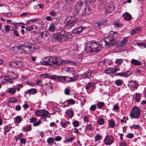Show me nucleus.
Returning <instances> with one entry per match:
<instances>
[{
    "label": "nucleus",
    "instance_id": "e2e57ef3",
    "mask_svg": "<svg viewBox=\"0 0 146 146\" xmlns=\"http://www.w3.org/2000/svg\"><path fill=\"white\" fill-rule=\"evenodd\" d=\"M127 37H126L124 38L121 41L125 45V44L127 42Z\"/></svg>",
    "mask_w": 146,
    "mask_h": 146
},
{
    "label": "nucleus",
    "instance_id": "7ed1b4c3",
    "mask_svg": "<svg viewBox=\"0 0 146 146\" xmlns=\"http://www.w3.org/2000/svg\"><path fill=\"white\" fill-rule=\"evenodd\" d=\"M68 35L66 34H59L56 35L54 36V38L57 42H63L68 39Z\"/></svg>",
    "mask_w": 146,
    "mask_h": 146
},
{
    "label": "nucleus",
    "instance_id": "39448f33",
    "mask_svg": "<svg viewBox=\"0 0 146 146\" xmlns=\"http://www.w3.org/2000/svg\"><path fill=\"white\" fill-rule=\"evenodd\" d=\"M53 61H52V65H56V67L59 66L61 65L64 64L65 62L64 60L60 57H57L56 56H53Z\"/></svg>",
    "mask_w": 146,
    "mask_h": 146
},
{
    "label": "nucleus",
    "instance_id": "4d7b16f0",
    "mask_svg": "<svg viewBox=\"0 0 146 146\" xmlns=\"http://www.w3.org/2000/svg\"><path fill=\"white\" fill-rule=\"evenodd\" d=\"M64 93L66 95H69L70 93V91L69 89L67 88H65L64 91Z\"/></svg>",
    "mask_w": 146,
    "mask_h": 146
},
{
    "label": "nucleus",
    "instance_id": "f257e3e1",
    "mask_svg": "<svg viewBox=\"0 0 146 146\" xmlns=\"http://www.w3.org/2000/svg\"><path fill=\"white\" fill-rule=\"evenodd\" d=\"M101 50V46L95 40L88 42L85 45V50L86 53L88 54L98 52Z\"/></svg>",
    "mask_w": 146,
    "mask_h": 146
},
{
    "label": "nucleus",
    "instance_id": "a211bd4d",
    "mask_svg": "<svg viewBox=\"0 0 146 146\" xmlns=\"http://www.w3.org/2000/svg\"><path fill=\"white\" fill-rule=\"evenodd\" d=\"M136 82L135 81H131L130 82H129L128 86L132 88V89H133V90H134L135 89H137V86L136 85Z\"/></svg>",
    "mask_w": 146,
    "mask_h": 146
},
{
    "label": "nucleus",
    "instance_id": "69168bd1",
    "mask_svg": "<svg viewBox=\"0 0 146 146\" xmlns=\"http://www.w3.org/2000/svg\"><path fill=\"white\" fill-rule=\"evenodd\" d=\"M74 10L73 12L74 15L77 16L79 14V12L80 11H78L77 9H74Z\"/></svg>",
    "mask_w": 146,
    "mask_h": 146
},
{
    "label": "nucleus",
    "instance_id": "ea45409f",
    "mask_svg": "<svg viewBox=\"0 0 146 146\" xmlns=\"http://www.w3.org/2000/svg\"><path fill=\"white\" fill-rule=\"evenodd\" d=\"M73 125L75 127H78L80 125L79 122L77 121H75L73 122Z\"/></svg>",
    "mask_w": 146,
    "mask_h": 146
},
{
    "label": "nucleus",
    "instance_id": "a18cd8bd",
    "mask_svg": "<svg viewBox=\"0 0 146 146\" xmlns=\"http://www.w3.org/2000/svg\"><path fill=\"white\" fill-rule=\"evenodd\" d=\"M63 9L66 10L67 11H70V8L69 7L68 5H64L63 7Z\"/></svg>",
    "mask_w": 146,
    "mask_h": 146
},
{
    "label": "nucleus",
    "instance_id": "49530a36",
    "mask_svg": "<svg viewBox=\"0 0 146 146\" xmlns=\"http://www.w3.org/2000/svg\"><path fill=\"white\" fill-rule=\"evenodd\" d=\"M23 129L26 131H30L31 129V127L30 126H28L26 127H23Z\"/></svg>",
    "mask_w": 146,
    "mask_h": 146
},
{
    "label": "nucleus",
    "instance_id": "774afa93",
    "mask_svg": "<svg viewBox=\"0 0 146 146\" xmlns=\"http://www.w3.org/2000/svg\"><path fill=\"white\" fill-rule=\"evenodd\" d=\"M22 135H23V134L22 133H20L19 135L17 136H15V138L16 139H19L22 137Z\"/></svg>",
    "mask_w": 146,
    "mask_h": 146
},
{
    "label": "nucleus",
    "instance_id": "603ef678",
    "mask_svg": "<svg viewBox=\"0 0 146 146\" xmlns=\"http://www.w3.org/2000/svg\"><path fill=\"white\" fill-rule=\"evenodd\" d=\"M101 24L100 23V21H98L95 24V26L96 27L100 28L101 27Z\"/></svg>",
    "mask_w": 146,
    "mask_h": 146
},
{
    "label": "nucleus",
    "instance_id": "393cba45",
    "mask_svg": "<svg viewBox=\"0 0 146 146\" xmlns=\"http://www.w3.org/2000/svg\"><path fill=\"white\" fill-rule=\"evenodd\" d=\"M66 114L70 118H71L74 115V112L73 111L70 110H67Z\"/></svg>",
    "mask_w": 146,
    "mask_h": 146
},
{
    "label": "nucleus",
    "instance_id": "e433bc0d",
    "mask_svg": "<svg viewBox=\"0 0 146 146\" xmlns=\"http://www.w3.org/2000/svg\"><path fill=\"white\" fill-rule=\"evenodd\" d=\"M54 141L53 138L52 137H49L47 140V143L48 144L53 143Z\"/></svg>",
    "mask_w": 146,
    "mask_h": 146
},
{
    "label": "nucleus",
    "instance_id": "c85d7f7f",
    "mask_svg": "<svg viewBox=\"0 0 146 146\" xmlns=\"http://www.w3.org/2000/svg\"><path fill=\"white\" fill-rule=\"evenodd\" d=\"M115 9V8L114 6L113 3H111V4L108 7V10L110 9V10L108 11L109 13H110L112 11H114Z\"/></svg>",
    "mask_w": 146,
    "mask_h": 146
},
{
    "label": "nucleus",
    "instance_id": "4be33fe9",
    "mask_svg": "<svg viewBox=\"0 0 146 146\" xmlns=\"http://www.w3.org/2000/svg\"><path fill=\"white\" fill-rule=\"evenodd\" d=\"M60 124L63 128H65L68 126V125L70 124V123L69 121H66L65 122H63L62 121H61L60 123Z\"/></svg>",
    "mask_w": 146,
    "mask_h": 146
},
{
    "label": "nucleus",
    "instance_id": "2f4dec72",
    "mask_svg": "<svg viewBox=\"0 0 146 146\" xmlns=\"http://www.w3.org/2000/svg\"><path fill=\"white\" fill-rule=\"evenodd\" d=\"M106 73L108 74H113V68H110L107 69L105 71Z\"/></svg>",
    "mask_w": 146,
    "mask_h": 146
},
{
    "label": "nucleus",
    "instance_id": "20e7f679",
    "mask_svg": "<svg viewBox=\"0 0 146 146\" xmlns=\"http://www.w3.org/2000/svg\"><path fill=\"white\" fill-rule=\"evenodd\" d=\"M52 79L55 80L57 81H61L62 82L66 81L67 82H70V77L67 76H56L55 75H52L50 78Z\"/></svg>",
    "mask_w": 146,
    "mask_h": 146
},
{
    "label": "nucleus",
    "instance_id": "2eb2a0df",
    "mask_svg": "<svg viewBox=\"0 0 146 146\" xmlns=\"http://www.w3.org/2000/svg\"><path fill=\"white\" fill-rule=\"evenodd\" d=\"M37 91L36 89L32 88L25 92V94H29V95L32 94L34 95L37 92Z\"/></svg>",
    "mask_w": 146,
    "mask_h": 146
},
{
    "label": "nucleus",
    "instance_id": "423d86ee",
    "mask_svg": "<svg viewBox=\"0 0 146 146\" xmlns=\"http://www.w3.org/2000/svg\"><path fill=\"white\" fill-rule=\"evenodd\" d=\"M53 56H49L46 57L42 59V61H41L42 64L45 65H52V61H53Z\"/></svg>",
    "mask_w": 146,
    "mask_h": 146
},
{
    "label": "nucleus",
    "instance_id": "f03ea898",
    "mask_svg": "<svg viewBox=\"0 0 146 146\" xmlns=\"http://www.w3.org/2000/svg\"><path fill=\"white\" fill-rule=\"evenodd\" d=\"M111 35L110 33L109 35L105 38L102 42V45L110 46H113L117 43V41L113 40Z\"/></svg>",
    "mask_w": 146,
    "mask_h": 146
},
{
    "label": "nucleus",
    "instance_id": "09e8293b",
    "mask_svg": "<svg viewBox=\"0 0 146 146\" xmlns=\"http://www.w3.org/2000/svg\"><path fill=\"white\" fill-rule=\"evenodd\" d=\"M33 29V28L31 26H28L26 28V32L28 33V32H29Z\"/></svg>",
    "mask_w": 146,
    "mask_h": 146
},
{
    "label": "nucleus",
    "instance_id": "0eeeda50",
    "mask_svg": "<svg viewBox=\"0 0 146 146\" xmlns=\"http://www.w3.org/2000/svg\"><path fill=\"white\" fill-rule=\"evenodd\" d=\"M77 19L74 16L73 17L71 16H69L65 19V21L66 25H69L72 24L71 26H74V22L77 20Z\"/></svg>",
    "mask_w": 146,
    "mask_h": 146
},
{
    "label": "nucleus",
    "instance_id": "de8ad7c7",
    "mask_svg": "<svg viewBox=\"0 0 146 146\" xmlns=\"http://www.w3.org/2000/svg\"><path fill=\"white\" fill-rule=\"evenodd\" d=\"M123 62V60L121 59H117L115 63L118 64H121Z\"/></svg>",
    "mask_w": 146,
    "mask_h": 146
},
{
    "label": "nucleus",
    "instance_id": "72a5a7b5",
    "mask_svg": "<svg viewBox=\"0 0 146 146\" xmlns=\"http://www.w3.org/2000/svg\"><path fill=\"white\" fill-rule=\"evenodd\" d=\"M22 120L21 117L20 116H17L15 117V122L17 123H20Z\"/></svg>",
    "mask_w": 146,
    "mask_h": 146
},
{
    "label": "nucleus",
    "instance_id": "9b49d317",
    "mask_svg": "<svg viewBox=\"0 0 146 146\" xmlns=\"http://www.w3.org/2000/svg\"><path fill=\"white\" fill-rule=\"evenodd\" d=\"M85 5V7L82 12V15L83 16L90 14L91 12L89 5L88 4H86Z\"/></svg>",
    "mask_w": 146,
    "mask_h": 146
},
{
    "label": "nucleus",
    "instance_id": "37998d69",
    "mask_svg": "<svg viewBox=\"0 0 146 146\" xmlns=\"http://www.w3.org/2000/svg\"><path fill=\"white\" fill-rule=\"evenodd\" d=\"M41 123V121L40 120H39L38 121H36L34 123L33 125L34 126H37L40 125Z\"/></svg>",
    "mask_w": 146,
    "mask_h": 146
},
{
    "label": "nucleus",
    "instance_id": "a878e982",
    "mask_svg": "<svg viewBox=\"0 0 146 146\" xmlns=\"http://www.w3.org/2000/svg\"><path fill=\"white\" fill-rule=\"evenodd\" d=\"M116 44V46L117 47L119 48H121L123 47L125 44L123 43L121 41L119 42H118L117 41V43H115V44Z\"/></svg>",
    "mask_w": 146,
    "mask_h": 146
},
{
    "label": "nucleus",
    "instance_id": "9d476101",
    "mask_svg": "<svg viewBox=\"0 0 146 146\" xmlns=\"http://www.w3.org/2000/svg\"><path fill=\"white\" fill-rule=\"evenodd\" d=\"M86 29V27H77L72 30V32L74 34H79L82 33Z\"/></svg>",
    "mask_w": 146,
    "mask_h": 146
},
{
    "label": "nucleus",
    "instance_id": "4c0bfd02",
    "mask_svg": "<svg viewBox=\"0 0 146 146\" xmlns=\"http://www.w3.org/2000/svg\"><path fill=\"white\" fill-rule=\"evenodd\" d=\"M137 46L142 48H146V45L144 43H137Z\"/></svg>",
    "mask_w": 146,
    "mask_h": 146
},
{
    "label": "nucleus",
    "instance_id": "4468645a",
    "mask_svg": "<svg viewBox=\"0 0 146 146\" xmlns=\"http://www.w3.org/2000/svg\"><path fill=\"white\" fill-rule=\"evenodd\" d=\"M131 74V73L129 71L124 72L116 73L114 74L115 76H120L121 77H127Z\"/></svg>",
    "mask_w": 146,
    "mask_h": 146
},
{
    "label": "nucleus",
    "instance_id": "6e6d98bb",
    "mask_svg": "<svg viewBox=\"0 0 146 146\" xmlns=\"http://www.w3.org/2000/svg\"><path fill=\"white\" fill-rule=\"evenodd\" d=\"M37 120V119L35 117H32L30 119V123H32L35 122Z\"/></svg>",
    "mask_w": 146,
    "mask_h": 146
},
{
    "label": "nucleus",
    "instance_id": "5701e85b",
    "mask_svg": "<svg viewBox=\"0 0 146 146\" xmlns=\"http://www.w3.org/2000/svg\"><path fill=\"white\" fill-rule=\"evenodd\" d=\"M50 114L46 111H44L43 112V114L42 115V118L44 119H46V117H50Z\"/></svg>",
    "mask_w": 146,
    "mask_h": 146
},
{
    "label": "nucleus",
    "instance_id": "8fccbe9b",
    "mask_svg": "<svg viewBox=\"0 0 146 146\" xmlns=\"http://www.w3.org/2000/svg\"><path fill=\"white\" fill-rule=\"evenodd\" d=\"M137 31V28L133 29L130 31V33L131 35H134L136 34Z\"/></svg>",
    "mask_w": 146,
    "mask_h": 146
},
{
    "label": "nucleus",
    "instance_id": "052dcab7",
    "mask_svg": "<svg viewBox=\"0 0 146 146\" xmlns=\"http://www.w3.org/2000/svg\"><path fill=\"white\" fill-rule=\"evenodd\" d=\"M62 137L59 136H56L55 138V140L56 141H58L61 140Z\"/></svg>",
    "mask_w": 146,
    "mask_h": 146
},
{
    "label": "nucleus",
    "instance_id": "1a4fd4ad",
    "mask_svg": "<svg viewBox=\"0 0 146 146\" xmlns=\"http://www.w3.org/2000/svg\"><path fill=\"white\" fill-rule=\"evenodd\" d=\"M86 5L85 3H83L81 0L77 1L74 7V9H77L78 11H80L82 7Z\"/></svg>",
    "mask_w": 146,
    "mask_h": 146
},
{
    "label": "nucleus",
    "instance_id": "412c9836",
    "mask_svg": "<svg viewBox=\"0 0 146 146\" xmlns=\"http://www.w3.org/2000/svg\"><path fill=\"white\" fill-rule=\"evenodd\" d=\"M48 33L47 31H44L41 32L39 35L42 38H45L48 35Z\"/></svg>",
    "mask_w": 146,
    "mask_h": 146
},
{
    "label": "nucleus",
    "instance_id": "0e129e2a",
    "mask_svg": "<svg viewBox=\"0 0 146 146\" xmlns=\"http://www.w3.org/2000/svg\"><path fill=\"white\" fill-rule=\"evenodd\" d=\"M13 33L16 36H19V35L18 31L16 30H13Z\"/></svg>",
    "mask_w": 146,
    "mask_h": 146
},
{
    "label": "nucleus",
    "instance_id": "c9c22d12",
    "mask_svg": "<svg viewBox=\"0 0 146 146\" xmlns=\"http://www.w3.org/2000/svg\"><path fill=\"white\" fill-rule=\"evenodd\" d=\"M114 26H115L117 27H120L123 26V25L119 22H115L113 24Z\"/></svg>",
    "mask_w": 146,
    "mask_h": 146
},
{
    "label": "nucleus",
    "instance_id": "864d4df0",
    "mask_svg": "<svg viewBox=\"0 0 146 146\" xmlns=\"http://www.w3.org/2000/svg\"><path fill=\"white\" fill-rule=\"evenodd\" d=\"M131 64L135 66L137 65V60L132 59L131 61Z\"/></svg>",
    "mask_w": 146,
    "mask_h": 146
},
{
    "label": "nucleus",
    "instance_id": "5fc2aeb1",
    "mask_svg": "<svg viewBox=\"0 0 146 146\" xmlns=\"http://www.w3.org/2000/svg\"><path fill=\"white\" fill-rule=\"evenodd\" d=\"M74 139V138L73 137H70L66 139L64 142H69L72 141Z\"/></svg>",
    "mask_w": 146,
    "mask_h": 146
},
{
    "label": "nucleus",
    "instance_id": "aec40b11",
    "mask_svg": "<svg viewBox=\"0 0 146 146\" xmlns=\"http://www.w3.org/2000/svg\"><path fill=\"white\" fill-rule=\"evenodd\" d=\"M123 16L125 19L127 20H129L131 18V15L128 13H126L123 15Z\"/></svg>",
    "mask_w": 146,
    "mask_h": 146
},
{
    "label": "nucleus",
    "instance_id": "c756f323",
    "mask_svg": "<svg viewBox=\"0 0 146 146\" xmlns=\"http://www.w3.org/2000/svg\"><path fill=\"white\" fill-rule=\"evenodd\" d=\"M66 101L67 102V104H71V105H73L75 104L76 101L72 99H68L66 100Z\"/></svg>",
    "mask_w": 146,
    "mask_h": 146
},
{
    "label": "nucleus",
    "instance_id": "79ce46f5",
    "mask_svg": "<svg viewBox=\"0 0 146 146\" xmlns=\"http://www.w3.org/2000/svg\"><path fill=\"white\" fill-rule=\"evenodd\" d=\"M86 129L90 131L93 129V128L92 124H87L86 126Z\"/></svg>",
    "mask_w": 146,
    "mask_h": 146
},
{
    "label": "nucleus",
    "instance_id": "f8f14e48",
    "mask_svg": "<svg viewBox=\"0 0 146 146\" xmlns=\"http://www.w3.org/2000/svg\"><path fill=\"white\" fill-rule=\"evenodd\" d=\"M9 65L11 68H19L21 67L22 65L20 62L13 61L9 63Z\"/></svg>",
    "mask_w": 146,
    "mask_h": 146
},
{
    "label": "nucleus",
    "instance_id": "473e14b6",
    "mask_svg": "<svg viewBox=\"0 0 146 146\" xmlns=\"http://www.w3.org/2000/svg\"><path fill=\"white\" fill-rule=\"evenodd\" d=\"M4 29L6 32H8L11 30L10 26L8 25H5L4 27Z\"/></svg>",
    "mask_w": 146,
    "mask_h": 146
},
{
    "label": "nucleus",
    "instance_id": "f704fd0d",
    "mask_svg": "<svg viewBox=\"0 0 146 146\" xmlns=\"http://www.w3.org/2000/svg\"><path fill=\"white\" fill-rule=\"evenodd\" d=\"M115 84L117 86H120L122 84V81L120 80H116L115 81Z\"/></svg>",
    "mask_w": 146,
    "mask_h": 146
},
{
    "label": "nucleus",
    "instance_id": "b1692460",
    "mask_svg": "<svg viewBox=\"0 0 146 146\" xmlns=\"http://www.w3.org/2000/svg\"><path fill=\"white\" fill-rule=\"evenodd\" d=\"M11 127L9 125H6L3 128L4 130V133L5 135H7V132L11 130Z\"/></svg>",
    "mask_w": 146,
    "mask_h": 146
},
{
    "label": "nucleus",
    "instance_id": "6ab92c4d",
    "mask_svg": "<svg viewBox=\"0 0 146 146\" xmlns=\"http://www.w3.org/2000/svg\"><path fill=\"white\" fill-rule=\"evenodd\" d=\"M13 49L15 52H17L18 53H22L24 51V50L23 48H21L18 46H15Z\"/></svg>",
    "mask_w": 146,
    "mask_h": 146
},
{
    "label": "nucleus",
    "instance_id": "f3484780",
    "mask_svg": "<svg viewBox=\"0 0 146 146\" xmlns=\"http://www.w3.org/2000/svg\"><path fill=\"white\" fill-rule=\"evenodd\" d=\"M95 83L92 82H90L88 83L86 86L85 88L86 90L90 89H94V88Z\"/></svg>",
    "mask_w": 146,
    "mask_h": 146
},
{
    "label": "nucleus",
    "instance_id": "338daca9",
    "mask_svg": "<svg viewBox=\"0 0 146 146\" xmlns=\"http://www.w3.org/2000/svg\"><path fill=\"white\" fill-rule=\"evenodd\" d=\"M34 46V45L32 44L31 43H30V44H29V46H28V48L29 50H30V52H31V49L33 48V46Z\"/></svg>",
    "mask_w": 146,
    "mask_h": 146
},
{
    "label": "nucleus",
    "instance_id": "bb28decb",
    "mask_svg": "<svg viewBox=\"0 0 146 146\" xmlns=\"http://www.w3.org/2000/svg\"><path fill=\"white\" fill-rule=\"evenodd\" d=\"M8 90V92L11 94H14L16 92L15 88H9Z\"/></svg>",
    "mask_w": 146,
    "mask_h": 146
},
{
    "label": "nucleus",
    "instance_id": "58836bf2",
    "mask_svg": "<svg viewBox=\"0 0 146 146\" xmlns=\"http://www.w3.org/2000/svg\"><path fill=\"white\" fill-rule=\"evenodd\" d=\"M104 105V103L103 102H99L97 104V106L99 108L103 107Z\"/></svg>",
    "mask_w": 146,
    "mask_h": 146
},
{
    "label": "nucleus",
    "instance_id": "a19ab883",
    "mask_svg": "<svg viewBox=\"0 0 146 146\" xmlns=\"http://www.w3.org/2000/svg\"><path fill=\"white\" fill-rule=\"evenodd\" d=\"M55 27L54 25H50L48 29V30L49 31L51 32H53L55 31Z\"/></svg>",
    "mask_w": 146,
    "mask_h": 146
},
{
    "label": "nucleus",
    "instance_id": "3c124183",
    "mask_svg": "<svg viewBox=\"0 0 146 146\" xmlns=\"http://www.w3.org/2000/svg\"><path fill=\"white\" fill-rule=\"evenodd\" d=\"M96 108L97 107L96 105L95 104H94L91 106L90 108V109L92 111H94Z\"/></svg>",
    "mask_w": 146,
    "mask_h": 146
},
{
    "label": "nucleus",
    "instance_id": "7c9ffc66",
    "mask_svg": "<svg viewBox=\"0 0 146 146\" xmlns=\"http://www.w3.org/2000/svg\"><path fill=\"white\" fill-rule=\"evenodd\" d=\"M109 125L111 128H113L115 126V123L113 119L109 120Z\"/></svg>",
    "mask_w": 146,
    "mask_h": 146
},
{
    "label": "nucleus",
    "instance_id": "bf43d9fd",
    "mask_svg": "<svg viewBox=\"0 0 146 146\" xmlns=\"http://www.w3.org/2000/svg\"><path fill=\"white\" fill-rule=\"evenodd\" d=\"M89 72H86L84 73L83 74V76L87 78H89Z\"/></svg>",
    "mask_w": 146,
    "mask_h": 146
},
{
    "label": "nucleus",
    "instance_id": "13d9d810",
    "mask_svg": "<svg viewBox=\"0 0 146 146\" xmlns=\"http://www.w3.org/2000/svg\"><path fill=\"white\" fill-rule=\"evenodd\" d=\"M101 137L100 135H96L95 137V140L96 141H98L101 139Z\"/></svg>",
    "mask_w": 146,
    "mask_h": 146
},
{
    "label": "nucleus",
    "instance_id": "680f3d73",
    "mask_svg": "<svg viewBox=\"0 0 146 146\" xmlns=\"http://www.w3.org/2000/svg\"><path fill=\"white\" fill-rule=\"evenodd\" d=\"M83 119L84 121L86 123L89 121V118L87 115H85L84 116Z\"/></svg>",
    "mask_w": 146,
    "mask_h": 146
},
{
    "label": "nucleus",
    "instance_id": "6e6552de",
    "mask_svg": "<svg viewBox=\"0 0 146 146\" xmlns=\"http://www.w3.org/2000/svg\"><path fill=\"white\" fill-rule=\"evenodd\" d=\"M114 138L111 135H106L104 142L107 145H110L112 144L113 142Z\"/></svg>",
    "mask_w": 146,
    "mask_h": 146
},
{
    "label": "nucleus",
    "instance_id": "ddd939ff",
    "mask_svg": "<svg viewBox=\"0 0 146 146\" xmlns=\"http://www.w3.org/2000/svg\"><path fill=\"white\" fill-rule=\"evenodd\" d=\"M130 115L131 118H137V108L136 107L134 106L132 108Z\"/></svg>",
    "mask_w": 146,
    "mask_h": 146
},
{
    "label": "nucleus",
    "instance_id": "dca6fc26",
    "mask_svg": "<svg viewBox=\"0 0 146 146\" xmlns=\"http://www.w3.org/2000/svg\"><path fill=\"white\" fill-rule=\"evenodd\" d=\"M110 34L111 35L112 38H113V40L117 41L118 40L117 37H118L119 35L117 32L112 31L110 32Z\"/></svg>",
    "mask_w": 146,
    "mask_h": 146
},
{
    "label": "nucleus",
    "instance_id": "c03bdc74",
    "mask_svg": "<svg viewBox=\"0 0 146 146\" xmlns=\"http://www.w3.org/2000/svg\"><path fill=\"white\" fill-rule=\"evenodd\" d=\"M104 120L102 118L99 119L97 121L98 123L100 125H102L104 123Z\"/></svg>",
    "mask_w": 146,
    "mask_h": 146
},
{
    "label": "nucleus",
    "instance_id": "cd10ccee",
    "mask_svg": "<svg viewBox=\"0 0 146 146\" xmlns=\"http://www.w3.org/2000/svg\"><path fill=\"white\" fill-rule=\"evenodd\" d=\"M44 111L42 110H38L36 111L35 113L38 116H41L43 114Z\"/></svg>",
    "mask_w": 146,
    "mask_h": 146
}]
</instances>
